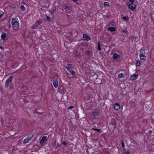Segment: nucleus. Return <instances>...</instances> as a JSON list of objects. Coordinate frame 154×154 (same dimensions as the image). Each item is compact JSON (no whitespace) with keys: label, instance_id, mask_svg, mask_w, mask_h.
I'll list each match as a JSON object with an SVG mask.
<instances>
[{"label":"nucleus","instance_id":"nucleus-41","mask_svg":"<svg viewBox=\"0 0 154 154\" xmlns=\"http://www.w3.org/2000/svg\"><path fill=\"white\" fill-rule=\"evenodd\" d=\"M152 131H151V130H150V131H149V132H148V133H149V134H150H150H152Z\"/></svg>","mask_w":154,"mask_h":154},{"label":"nucleus","instance_id":"nucleus-27","mask_svg":"<svg viewBox=\"0 0 154 154\" xmlns=\"http://www.w3.org/2000/svg\"><path fill=\"white\" fill-rule=\"evenodd\" d=\"M20 8L21 10L24 11L25 10V8L24 5H21L20 7Z\"/></svg>","mask_w":154,"mask_h":154},{"label":"nucleus","instance_id":"nucleus-43","mask_svg":"<svg viewBox=\"0 0 154 154\" xmlns=\"http://www.w3.org/2000/svg\"><path fill=\"white\" fill-rule=\"evenodd\" d=\"M152 20H153V18H152Z\"/></svg>","mask_w":154,"mask_h":154},{"label":"nucleus","instance_id":"nucleus-34","mask_svg":"<svg viewBox=\"0 0 154 154\" xmlns=\"http://www.w3.org/2000/svg\"><path fill=\"white\" fill-rule=\"evenodd\" d=\"M135 0H129V2L131 3H134Z\"/></svg>","mask_w":154,"mask_h":154},{"label":"nucleus","instance_id":"nucleus-30","mask_svg":"<svg viewBox=\"0 0 154 154\" xmlns=\"http://www.w3.org/2000/svg\"><path fill=\"white\" fill-rule=\"evenodd\" d=\"M123 32H125L127 34H128L129 33L128 32L126 29L123 30L122 31Z\"/></svg>","mask_w":154,"mask_h":154},{"label":"nucleus","instance_id":"nucleus-32","mask_svg":"<svg viewBox=\"0 0 154 154\" xmlns=\"http://www.w3.org/2000/svg\"><path fill=\"white\" fill-rule=\"evenodd\" d=\"M33 136L32 135H29V138H28L29 140H30L31 139L33 138Z\"/></svg>","mask_w":154,"mask_h":154},{"label":"nucleus","instance_id":"nucleus-9","mask_svg":"<svg viewBox=\"0 0 154 154\" xmlns=\"http://www.w3.org/2000/svg\"><path fill=\"white\" fill-rule=\"evenodd\" d=\"M120 108V105L118 103H116L114 105V108L116 110H118Z\"/></svg>","mask_w":154,"mask_h":154},{"label":"nucleus","instance_id":"nucleus-24","mask_svg":"<svg viewBox=\"0 0 154 154\" xmlns=\"http://www.w3.org/2000/svg\"><path fill=\"white\" fill-rule=\"evenodd\" d=\"M124 76V74L122 73H120L118 75V77L119 78H122Z\"/></svg>","mask_w":154,"mask_h":154},{"label":"nucleus","instance_id":"nucleus-38","mask_svg":"<svg viewBox=\"0 0 154 154\" xmlns=\"http://www.w3.org/2000/svg\"><path fill=\"white\" fill-rule=\"evenodd\" d=\"M57 147H60V144H59V143H57Z\"/></svg>","mask_w":154,"mask_h":154},{"label":"nucleus","instance_id":"nucleus-31","mask_svg":"<svg viewBox=\"0 0 154 154\" xmlns=\"http://www.w3.org/2000/svg\"><path fill=\"white\" fill-rule=\"evenodd\" d=\"M121 145L122 146V147L123 148H124V146H125L124 142L123 141H122L121 142Z\"/></svg>","mask_w":154,"mask_h":154},{"label":"nucleus","instance_id":"nucleus-22","mask_svg":"<svg viewBox=\"0 0 154 154\" xmlns=\"http://www.w3.org/2000/svg\"><path fill=\"white\" fill-rule=\"evenodd\" d=\"M42 5L44 6L45 7H47L49 6L48 3L47 2H46V3L45 4V2H42Z\"/></svg>","mask_w":154,"mask_h":154},{"label":"nucleus","instance_id":"nucleus-8","mask_svg":"<svg viewBox=\"0 0 154 154\" xmlns=\"http://www.w3.org/2000/svg\"><path fill=\"white\" fill-rule=\"evenodd\" d=\"M129 8L131 10H134L136 7V5L134 3H131L129 5Z\"/></svg>","mask_w":154,"mask_h":154},{"label":"nucleus","instance_id":"nucleus-25","mask_svg":"<svg viewBox=\"0 0 154 154\" xmlns=\"http://www.w3.org/2000/svg\"><path fill=\"white\" fill-rule=\"evenodd\" d=\"M98 48L99 51H101V48L100 47V45L99 42H98Z\"/></svg>","mask_w":154,"mask_h":154},{"label":"nucleus","instance_id":"nucleus-42","mask_svg":"<svg viewBox=\"0 0 154 154\" xmlns=\"http://www.w3.org/2000/svg\"><path fill=\"white\" fill-rule=\"evenodd\" d=\"M55 11V10H54V11H53V12H54Z\"/></svg>","mask_w":154,"mask_h":154},{"label":"nucleus","instance_id":"nucleus-29","mask_svg":"<svg viewBox=\"0 0 154 154\" xmlns=\"http://www.w3.org/2000/svg\"><path fill=\"white\" fill-rule=\"evenodd\" d=\"M4 14V13L2 11H0V19L2 17Z\"/></svg>","mask_w":154,"mask_h":154},{"label":"nucleus","instance_id":"nucleus-40","mask_svg":"<svg viewBox=\"0 0 154 154\" xmlns=\"http://www.w3.org/2000/svg\"><path fill=\"white\" fill-rule=\"evenodd\" d=\"M79 0H72V1H73L74 2H77Z\"/></svg>","mask_w":154,"mask_h":154},{"label":"nucleus","instance_id":"nucleus-39","mask_svg":"<svg viewBox=\"0 0 154 154\" xmlns=\"http://www.w3.org/2000/svg\"><path fill=\"white\" fill-rule=\"evenodd\" d=\"M0 48L2 50L4 49V48L1 45H0Z\"/></svg>","mask_w":154,"mask_h":154},{"label":"nucleus","instance_id":"nucleus-11","mask_svg":"<svg viewBox=\"0 0 154 154\" xmlns=\"http://www.w3.org/2000/svg\"><path fill=\"white\" fill-rule=\"evenodd\" d=\"M138 77V75L135 74L131 75L130 77V79L131 80H135Z\"/></svg>","mask_w":154,"mask_h":154},{"label":"nucleus","instance_id":"nucleus-13","mask_svg":"<svg viewBox=\"0 0 154 154\" xmlns=\"http://www.w3.org/2000/svg\"><path fill=\"white\" fill-rule=\"evenodd\" d=\"M7 35V33L3 32L1 35V37L2 40H6V37Z\"/></svg>","mask_w":154,"mask_h":154},{"label":"nucleus","instance_id":"nucleus-21","mask_svg":"<svg viewBox=\"0 0 154 154\" xmlns=\"http://www.w3.org/2000/svg\"><path fill=\"white\" fill-rule=\"evenodd\" d=\"M136 65L137 66H139L140 65V63L139 60L136 61Z\"/></svg>","mask_w":154,"mask_h":154},{"label":"nucleus","instance_id":"nucleus-4","mask_svg":"<svg viewBox=\"0 0 154 154\" xmlns=\"http://www.w3.org/2000/svg\"><path fill=\"white\" fill-rule=\"evenodd\" d=\"M100 112L99 109H96L92 112V114L94 117H97L100 115Z\"/></svg>","mask_w":154,"mask_h":154},{"label":"nucleus","instance_id":"nucleus-18","mask_svg":"<svg viewBox=\"0 0 154 154\" xmlns=\"http://www.w3.org/2000/svg\"><path fill=\"white\" fill-rule=\"evenodd\" d=\"M108 29L111 32L114 31L116 29V27H109L108 28Z\"/></svg>","mask_w":154,"mask_h":154},{"label":"nucleus","instance_id":"nucleus-5","mask_svg":"<svg viewBox=\"0 0 154 154\" xmlns=\"http://www.w3.org/2000/svg\"><path fill=\"white\" fill-rule=\"evenodd\" d=\"M47 141V137L44 136L42 137V139L40 141V143L42 145H43L44 144H45L46 142Z\"/></svg>","mask_w":154,"mask_h":154},{"label":"nucleus","instance_id":"nucleus-33","mask_svg":"<svg viewBox=\"0 0 154 154\" xmlns=\"http://www.w3.org/2000/svg\"><path fill=\"white\" fill-rule=\"evenodd\" d=\"M67 143V142L65 141H63L62 142V144L64 145H66Z\"/></svg>","mask_w":154,"mask_h":154},{"label":"nucleus","instance_id":"nucleus-20","mask_svg":"<svg viewBox=\"0 0 154 154\" xmlns=\"http://www.w3.org/2000/svg\"><path fill=\"white\" fill-rule=\"evenodd\" d=\"M124 154H129L130 152L128 151L127 150L125 149L123 152Z\"/></svg>","mask_w":154,"mask_h":154},{"label":"nucleus","instance_id":"nucleus-3","mask_svg":"<svg viewBox=\"0 0 154 154\" xmlns=\"http://www.w3.org/2000/svg\"><path fill=\"white\" fill-rule=\"evenodd\" d=\"M13 79V76H10L6 80L5 85V87L6 88H8L9 85L10 83L12 81Z\"/></svg>","mask_w":154,"mask_h":154},{"label":"nucleus","instance_id":"nucleus-14","mask_svg":"<svg viewBox=\"0 0 154 154\" xmlns=\"http://www.w3.org/2000/svg\"><path fill=\"white\" fill-rule=\"evenodd\" d=\"M53 84L55 88H57L58 85V82L57 80H54L53 82Z\"/></svg>","mask_w":154,"mask_h":154},{"label":"nucleus","instance_id":"nucleus-10","mask_svg":"<svg viewBox=\"0 0 154 154\" xmlns=\"http://www.w3.org/2000/svg\"><path fill=\"white\" fill-rule=\"evenodd\" d=\"M120 57L119 55L116 53H114L113 55V59L114 60H117L120 58Z\"/></svg>","mask_w":154,"mask_h":154},{"label":"nucleus","instance_id":"nucleus-17","mask_svg":"<svg viewBox=\"0 0 154 154\" xmlns=\"http://www.w3.org/2000/svg\"><path fill=\"white\" fill-rule=\"evenodd\" d=\"M95 127H96L94 126V128H93L92 129L94 131H96L100 133H101L102 132V131L101 129H97Z\"/></svg>","mask_w":154,"mask_h":154},{"label":"nucleus","instance_id":"nucleus-19","mask_svg":"<svg viewBox=\"0 0 154 154\" xmlns=\"http://www.w3.org/2000/svg\"><path fill=\"white\" fill-rule=\"evenodd\" d=\"M121 17L124 20L127 21H128V20H129V18L128 16L123 17V15H122L121 16Z\"/></svg>","mask_w":154,"mask_h":154},{"label":"nucleus","instance_id":"nucleus-15","mask_svg":"<svg viewBox=\"0 0 154 154\" xmlns=\"http://www.w3.org/2000/svg\"><path fill=\"white\" fill-rule=\"evenodd\" d=\"M42 23V20H39L36 21V25L37 26H38Z\"/></svg>","mask_w":154,"mask_h":154},{"label":"nucleus","instance_id":"nucleus-44","mask_svg":"<svg viewBox=\"0 0 154 154\" xmlns=\"http://www.w3.org/2000/svg\"><path fill=\"white\" fill-rule=\"evenodd\" d=\"M153 18H154V17H153Z\"/></svg>","mask_w":154,"mask_h":154},{"label":"nucleus","instance_id":"nucleus-7","mask_svg":"<svg viewBox=\"0 0 154 154\" xmlns=\"http://www.w3.org/2000/svg\"><path fill=\"white\" fill-rule=\"evenodd\" d=\"M71 6L70 5H65L64 9L67 11H69L71 9Z\"/></svg>","mask_w":154,"mask_h":154},{"label":"nucleus","instance_id":"nucleus-23","mask_svg":"<svg viewBox=\"0 0 154 154\" xmlns=\"http://www.w3.org/2000/svg\"><path fill=\"white\" fill-rule=\"evenodd\" d=\"M87 53L88 55H90V56H92V52L91 51L88 50L87 52Z\"/></svg>","mask_w":154,"mask_h":154},{"label":"nucleus","instance_id":"nucleus-36","mask_svg":"<svg viewBox=\"0 0 154 154\" xmlns=\"http://www.w3.org/2000/svg\"><path fill=\"white\" fill-rule=\"evenodd\" d=\"M72 64H67L66 66L69 67H72Z\"/></svg>","mask_w":154,"mask_h":154},{"label":"nucleus","instance_id":"nucleus-6","mask_svg":"<svg viewBox=\"0 0 154 154\" xmlns=\"http://www.w3.org/2000/svg\"><path fill=\"white\" fill-rule=\"evenodd\" d=\"M66 69L72 75H73L75 74V72L74 71H73V68L72 67L66 66Z\"/></svg>","mask_w":154,"mask_h":154},{"label":"nucleus","instance_id":"nucleus-16","mask_svg":"<svg viewBox=\"0 0 154 154\" xmlns=\"http://www.w3.org/2000/svg\"><path fill=\"white\" fill-rule=\"evenodd\" d=\"M29 140L27 138H26L23 141V143L24 144L28 143L29 141Z\"/></svg>","mask_w":154,"mask_h":154},{"label":"nucleus","instance_id":"nucleus-35","mask_svg":"<svg viewBox=\"0 0 154 154\" xmlns=\"http://www.w3.org/2000/svg\"><path fill=\"white\" fill-rule=\"evenodd\" d=\"M38 27V26H37L35 24V26H32V28L33 29H35L36 28Z\"/></svg>","mask_w":154,"mask_h":154},{"label":"nucleus","instance_id":"nucleus-12","mask_svg":"<svg viewBox=\"0 0 154 154\" xmlns=\"http://www.w3.org/2000/svg\"><path fill=\"white\" fill-rule=\"evenodd\" d=\"M84 38H85L87 41H89L90 40L91 38L86 33H84L83 35Z\"/></svg>","mask_w":154,"mask_h":154},{"label":"nucleus","instance_id":"nucleus-1","mask_svg":"<svg viewBox=\"0 0 154 154\" xmlns=\"http://www.w3.org/2000/svg\"><path fill=\"white\" fill-rule=\"evenodd\" d=\"M11 23L14 30H16L19 28L18 20L17 18H15L12 19Z\"/></svg>","mask_w":154,"mask_h":154},{"label":"nucleus","instance_id":"nucleus-26","mask_svg":"<svg viewBox=\"0 0 154 154\" xmlns=\"http://www.w3.org/2000/svg\"><path fill=\"white\" fill-rule=\"evenodd\" d=\"M103 5L106 6H108L109 5V4L108 2H105L103 3Z\"/></svg>","mask_w":154,"mask_h":154},{"label":"nucleus","instance_id":"nucleus-28","mask_svg":"<svg viewBox=\"0 0 154 154\" xmlns=\"http://www.w3.org/2000/svg\"><path fill=\"white\" fill-rule=\"evenodd\" d=\"M46 20L47 21H49V22H50L51 21V20L50 19V18L47 16V18H46Z\"/></svg>","mask_w":154,"mask_h":154},{"label":"nucleus","instance_id":"nucleus-37","mask_svg":"<svg viewBox=\"0 0 154 154\" xmlns=\"http://www.w3.org/2000/svg\"><path fill=\"white\" fill-rule=\"evenodd\" d=\"M74 108V107L73 106H69L68 108V109H72V108Z\"/></svg>","mask_w":154,"mask_h":154},{"label":"nucleus","instance_id":"nucleus-2","mask_svg":"<svg viewBox=\"0 0 154 154\" xmlns=\"http://www.w3.org/2000/svg\"><path fill=\"white\" fill-rule=\"evenodd\" d=\"M140 60H143L144 62L146 60V56H145L146 53L145 49H140Z\"/></svg>","mask_w":154,"mask_h":154}]
</instances>
